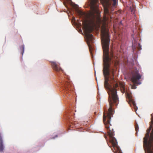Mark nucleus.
Listing matches in <instances>:
<instances>
[{
	"label": "nucleus",
	"mask_w": 153,
	"mask_h": 153,
	"mask_svg": "<svg viewBox=\"0 0 153 153\" xmlns=\"http://www.w3.org/2000/svg\"><path fill=\"white\" fill-rule=\"evenodd\" d=\"M111 71H115V70H114V69H112V70H111Z\"/></svg>",
	"instance_id": "obj_13"
},
{
	"label": "nucleus",
	"mask_w": 153,
	"mask_h": 153,
	"mask_svg": "<svg viewBox=\"0 0 153 153\" xmlns=\"http://www.w3.org/2000/svg\"><path fill=\"white\" fill-rule=\"evenodd\" d=\"M4 150V146L3 144V140L1 135V134L0 133V152H2Z\"/></svg>",
	"instance_id": "obj_7"
},
{
	"label": "nucleus",
	"mask_w": 153,
	"mask_h": 153,
	"mask_svg": "<svg viewBox=\"0 0 153 153\" xmlns=\"http://www.w3.org/2000/svg\"><path fill=\"white\" fill-rule=\"evenodd\" d=\"M141 76L139 74L138 71H136L132 73L131 81L134 84H138L137 80L140 79Z\"/></svg>",
	"instance_id": "obj_3"
},
{
	"label": "nucleus",
	"mask_w": 153,
	"mask_h": 153,
	"mask_svg": "<svg viewBox=\"0 0 153 153\" xmlns=\"http://www.w3.org/2000/svg\"><path fill=\"white\" fill-rule=\"evenodd\" d=\"M132 88H134V87H133V86L132 87Z\"/></svg>",
	"instance_id": "obj_14"
},
{
	"label": "nucleus",
	"mask_w": 153,
	"mask_h": 153,
	"mask_svg": "<svg viewBox=\"0 0 153 153\" xmlns=\"http://www.w3.org/2000/svg\"><path fill=\"white\" fill-rule=\"evenodd\" d=\"M151 117H152V114H151Z\"/></svg>",
	"instance_id": "obj_16"
},
{
	"label": "nucleus",
	"mask_w": 153,
	"mask_h": 153,
	"mask_svg": "<svg viewBox=\"0 0 153 153\" xmlns=\"http://www.w3.org/2000/svg\"><path fill=\"white\" fill-rule=\"evenodd\" d=\"M151 123L143 138V146L146 153H153V115Z\"/></svg>",
	"instance_id": "obj_2"
},
{
	"label": "nucleus",
	"mask_w": 153,
	"mask_h": 153,
	"mask_svg": "<svg viewBox=\"0 0 153 153\" xmlns=\"http://www.w3.org/2000/svg\"><path fill=\"white\" fill-rule=\"evenodd\" d=\"M135 131H136V134H137L138 131L139 130V127L138 124L137 123L135 125Z\"/></svg>",
	"instance_id": "obj_9"
},
{
	"label": "nucleus",
	"mask_w": 153,
	"mask_h": 153,
	"mask_svg": "<svg viewBox=\"0 0 153 153\" xmlns=\"http://www.w3.org/2000/svg\"><path fill=\"white\" fill-rule=\"evenodd\" d=\"M103 4H107L109 0H100ZM99 0H90V5L92 13L89 22L88 23L87 21L83 22V28L85 31V34L87 39V43L91 51V46L90 42H93V36L90 33L94 30V27L96 23H100L101 20L100 17V14L98 9Z\"/></svg>",
	"instance_id": "obj_1"
},
{
	"label": "nucleus",
	"mask_w": 153,
	"mask_h": 153,
	"mask_svg": "<svg viewBox=\"0 0 153 153\" xmlns=\"http://www.w3.org/2000/svg\"><path fill=\"white\" fill-rule=\"evenodd\" d=\"M73 7L76 9V11L79 15H82L83 14V13L82 12L77 9L78 8V6L77 5L75 4L73 6Z\"/></svg>",
	"instance_id": "obj_8"
},
{
	"label": "nucleus",
	"mask_w": 153,
	"mask_h": 153,
	"mask_svg": "<svg viewBox=\"0 0 153 153\" xmlns=\"http://www.w3.org/2000/svg\"><path fill=\"white\" fill-rule=\"evenodd\" d=\"M133 48H134V46H133Z\"/></svg>",
	"instance_id": "obj_15"
},
{
	"label": "nucleus",
	"mask_w": 153,
	"mask_h": 153,
	"mask_svg": "<svg viewBox=\"0 0 153 153\" xmlns=\"http://www.w3.org/2000/svg\"><path fill=\"white\" fill-rule=\"evenodd\" d=\"M133 105H134V106H135V103H134V102H133Z\"/></svg>",
	"instance_id": "obj_12"
},
{
	"label": "nucleus",
	"mask_w": 153,
	"mask_h": 153,
	"mask_svg": "<svg viewBox=\"0 0 153 153\" xmlns=\"http://www.w3.org/2000/svg\"><path fill=\"white\" fill-rule=\"evenodd\" d=\"M130 4L127 6V7L129 9L131 13L134 14L135 12V7L134 4L131 2H129Z\"/></svg>",
	"instance_id": "obj_5"
},
{
	"label": "nucleus",
	"mask_w": 153,
	"mask_h": 153,
	"mask_svg": "<svg viewBox=\"0 0 153 153\" xmlns=\"http://www.w3.org/2000/svg\"><path fill=\"white\" fill-rule=\"evenodd\" d=\"M72 85L68 82H66L64 84V86L65 90L67 91L70 90V88Z\"/></svg>",
	"instance_id": "obj_6"
},
{
	"label": "nucleus",
	"mask_w": 153,
	"mask_h": 153,
	"mask_svg": "<svg viewBox=\"0 0 153 153\" xmlns=\"http://www.w3.org/2000/svg\"><path fill=\"white\" fill-rule=\"evenodd\" d=\"M137 45H137V48L139 50H140L141 49V46L140 45V43H138Z\"/></svg>",
	"instance_id": "obj_11"
},
{
	"label": "nucleus",
	"mask_w": 153,
	"mask_h": 153,
	"mask_svg": "<svg viewBox=\"0 0 153 153\" xmlns=\"http://www.w3.org/2000/svg\"><path fill=\"white\" fill-rule=\"evenodd\" d=\"M51 65L53 70L59 72L60 71H62L60 66L58 65L55 62H51Z\"/></svg>",
	"instance_id": "obj_4"
},
{
	"label": "nucleus",
	"mask_w": 153,
	"mask_h": 153,
	"mask_svg": "<svg viewBox=\"0 0 153 153\" xmlns=\"http://www.w3.org/2000/svg\"><path fill=\"white\" fill-rule=\"evenodd\" d=\"M120 86L121 88L123 89L124 92H125V89L124 85L123 84H120Z\"/></svg>",
	"instance_id": "obj_10"
}]
</instances>
